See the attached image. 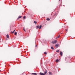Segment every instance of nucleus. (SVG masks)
Masks as SVG:
<instances>
[{"mask_svg": "<svg viewBox=\"0 0 75 75\" xmlns=\"http://www.w3.org/2000/svg\"><path fill=\"white\" fill-rule=\"evenodd\" d=\"M36 47H37V45L36 46Z\"/></svg>", "mask_w": 75, "mask_h": 75, "instance_id": "obj_27", "label": "nucleus"}, {"mask_svg": "<svg viewBox=\"0 0 75 75\" xmlns=\"http://www.w3.org/2000/svg\"><path fill=\"white\" fill-rule=\"evenodd\" d=\"M47 70H45L44 72V74H46L47 73Z\"/></svg>", "mask_w": 75, "mask_h": 75, "instance_id": "obj_6", "label": "nucleus"}, {"mask_svg": "<svg viewBox=\"0 0 75 75\" xmlns=\"http://www.w3.org/2000/svg\"><path fill=\"white\" fill-rule=\"evenodd\" d=\"M57 16V14L56 13L53 14V18H55Z\"/></svg>", "mask_w": 75, "mask_h": 75, "instance_id": "obj_1", "label": "nucleus"}, {"mask_svg": "<svg viewBox=\"0 0 75 75\" xmlns=\"http://www.w3.org/2000/svg\"><path fill=\"white\" fill-rule=\"evenodd\" d=\"M44 54H45L46 55H47V52H44Z\"/></svg>", "mask_w": 75, "mask_h": 75, "instance_id": "obj_18", "label": "nucleus"}, {"mask_svg": "<svg viewBox=\"0 0 75 75\" xmlns=\"http://www.w3.org/2000/svg\"><path fill=\"white\" fill-rule=\"evenodd\" d=\"M15 31V30H14L13 31V32H12V31H11V33H14Z\"/></svg>", "mask_w": 75, "mask_h": 75, "instance_id": "obj_13", "label": "nucleus"}, {"mask_svg": "<svg viewBox=\"0 0 75 75\" xmlns=\"http://www.w3.org/2000/svg\"><path fill=\"white\" fill-rule=\"evenodd\" d=\"M32 75H37V74L36 73H33L32 74Z\"/></svg>", "mask_w": 75, "mask_h": 75, "instance_id": "obj_8", "label": "nucleus"}, {"mask_svg": "<svg viewBox=\"0 0 75 75\" xmlns=\"http://www.w3.org/2000/svg\"><path fill=\"white\" fill-rule=\"evenodd\" d=\"M49 75H51V74L50 75V74H49Z\"/></svg>", "mask_w": 75, "mask_h": 75, "instance_id": "obj_28", "label": "nucleus"}, {"mask_svg": "<svg viewBox=\"0 0 75 75\" xmlns=\"http://www.w3.org/2000/svg\"><path fill=\"white\" fill-rule=\"evenodd\" d=\"M66 31H67V29L66 30Z\"/></svg>", "mask_w": 75, "mask_h": 75, "instance_id": "obj_24", "label": "nucleus"}, {"mask_svg": "<svg viewBox=\"0 0 75 75\" xmlns=\"http://www.w3.org/2000/svg\"><path fill=\"white\" fill-rule=\"evenodd\" d=\"M59 45L58 44H57L55 45V47L56 48H57V47H58V45Z\"/></svg>", "mask_w": 75, "mask_h": 75, "instance_id": "obj_7", "label": "nucleus"}, {"mask_svg": "<svg viewBox=\"0 0 75 75\" xmlns=\"http://www.w3.org/2000/svg\"><path fill=\"white\" fill-rule=\"evenodd\" d=\"M16 34H17V32H15V35H16Z\"/></svg>", "mask_w": 75, "mask_h": 75, "instance_id": "obj_20", "label": "nucleus"}, {"mask_svg": "<svg viewBox=\"0 0 75 75\" xmlns=\"http://www.w3.org/2000/svg\"><path fill=\"white\" fill-rule=\"evenodd\" d=\"M47 21H50V19L49 18H47Z\"/></svg>", "mask_w": 75, "mask_h": 75, "instance_id": "obj_11", "label": "nucleus"}, {"mask_svg": "<svg viewBox=\"0 0 75 75\" xmlns=\"http://www.w3.org/2000/svg\"><path fill=\"white\" fill-rule=\"evenodd\" d=\"M58 61H59V60L58 59H57V60L56 61V62H58Z\"/></svg>", "mask_w": 75, "mask_h": 75, "instance_id": "obj_14", "label": "nucleus"}, {"mask_svg": "<svg viewBox=\"0 0 75 75\" xmlns=\"http://www.w3.org/2000/svg\"><path fill=\"white\" fill-rule=\"evenodd\" d=\"M59 38V35L56 38V39H57V38Z\"/></svg>", "mask_w": 75, "mask_h": 75, "instance_id": "obj_12", "label": "nucleus"}, {"mask_svg": "<svg viewBox=\"0 0 75 75\" xmlns=\"http://www.w3.org/2000/svg\"><path fill=\"white\" fill-rule=\"evenodd\" d=\"M51 48L52 50H53L54 49V47H51Z\"/></svg>", "mask_w": 75, "mask_h": 75, "instance_id": "obj_21", "label": "nucleus"}, {"mask_svg": "<svg viewBox=\"0 0 75 75\" xmlns=\"http://www.w3.org/2000/svg\"><path fill=\"white\" fill-rule=\"evenodd\" d=\"M6 37L7 38H9V36L8 35H6Z\"/></svg>", "mask_w": 75, "mask_h": 75, "instance_id": "obj_9", "label": "nucleus"}, {"mask_svg": "<svg viewBox=\"0 0 75 75\" xmlns=\"http://www.w3.org/2000/svg\"><path fill=\"white\" fill-rule=\"evenodd\" d=\"M23 18L24 19H25V16L23 17Z\"/></svg>", "mask_w": 75, "mask_h": 75, "instance_id": "obj_22", "label": "nucleus"}, {"mask_svg": "<svg viewBox=\"0 0 75 75\" xmlns=\"http://www.w3.org/2000/svg\"><path fill=\"white\" fill-rule=\"evenodd\" d=\"M37 22L36 21H34V23H35V24H37Z\"/></svg>", "mask_w": 75, "mask_h": 75, "instance_id": "obj_19", "label": "nucleus"}, {"mask_svg": "<svg viewBox=\"0 0 75 75\" xmlns=\"http://www.w3.org/2000/svg\"><path fill=\"white\" fill-rule=\"evenodd\" d=\"M56 52H59V50H57L56 51Z\"/></svg>", "mask_w": 75, "mask_h": 75, "instance_id": "obj_17", "label": "nucleus"}, {"mask_svg": "<svg viewBox=\"0 0 75 75\" xmlns=\"http://www.w3.org/2000/svg\"><path fill=\"white\" fill-rule=\"evenodd\" d=\"M52 44H55L57 43V40H54V41H52Z\"/></svg>", "mask_w": 75, "mask_h": 75, "instance_id": "obj_2", "label": "nucleus"}, {"mask_svg": "<svg viewBox=\"0 0 75 75\" xmlns=\"http://www.w3.org/2000/svg\"><path fill=\"white\" fill-rule=\"evenodd\" d=\"M41 27H42V26L41 25H40L39 27V29L40 30V29H41Z\"/></svg>", "mask_w": 75, "mask_h": 75, "instance_id": "obj_10", "label": "nucleus"}, {"mask_svg": "<svg viewBox=\"0 0 75 75\" xmlns=\"http://www.w3.org/2000/svg\"><path fill=\"white\" fill-rule=\"evenodd\" d=\"M62 54H63V53H62V52L60 51V54L61 56H62Z\"/></svg>", "mask_w": 75, "mask_h": 75, "instance_id": "obj_5", "label": "nucleus"}, {"mask_svg": "<svg viewBox=\"0 0 75 75\" xmlns=\"http://www.w3.org/2000/svg\"><path fill=\"white\" fill-rule=\"evenodd\" d=\"M12 31H13V30H12Z\"/></svg>", "mask_w": 75, "mask_h": 75, "instance_id": "obj_26", "label": "nucleus"}, {"mask_svg": "<svg viewBox=\"0 0 75 75\" xmlns=\"http://www.w3.org/2000/svg\"><path fill=\"white\" fill-rule=\"evenodd\" d=\"M49 74H50L51 75H52V73H51V72H49Z\"/></svg>", "mask_w": 75, "mask_h": 75, "instance_id": "obj_16", "label": "nucleus"}, {"mask_svg": "<svg viewBox=\"0 0 75 75\" xmlns=\"http://www.w3.org/2000/svg\"><path fill=\"white\" fill-rule=\"evenodd\" d=\"M39 74L40 75H45V74H44V73H42L41 72Z\"/></svg>", "mask_w": 75, "mask_h": 75, "instance_id": "obj_4", "label": "nucleus"}, {"mask_svg": "<svg viewBox=\"0 0 75 75\" xmlns=\"http://www.w3.org/2000/svg\"><path fill=\"white\" fill-rule=\"evenodd\" d=\"M22 17V16H19L18 18H17V20H18L19 18H21Z\"/></svg>", "mask_w": 75, "mask_h": 75, "instance_id": "obj_3", "label": "nucleus"}, {"mask_svg": "<svg viewBox=\"0 0 75 75\" xmlns=\"http://www.w3.org/2000/svg\"><path fill=\"white\" fill-rule=\"evenodd\" d=\"M23 30H24V31H25V29H24V28L23 29Z\"/></svg>", "mask_w": 75, "mask_h": 75, "instance_id": "obj_23", "label": "nucleus"}, {"mask_svg": "<svg viewBox=\"0 0 75 75\" xmlns=\"http://www.w3.org/2000/svg\"><path fill=\"white\" fill-rule=\"evenodd\" d=\"M60 0H59V1H60Z\"/></svg>", "mask_w": 75, "mask_h": 75, "instance_id": "obj_25", "label": "nucleus"}, {"mask_svg": "<svg viewBox=\"0 0 75 75\" xmlns=\"http://www.w3.org/2000/svg\"><path fill=\"white\" fill-rule=\"evenodd\" d=\"M36 27L37 28H38L40 27V26H39V25H38Z\"/></svg>", "mask_w": 75, "mask_h": 75, "instance_id": "obj_15", "label": "nucleus"}]
</instances>
